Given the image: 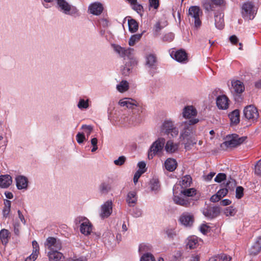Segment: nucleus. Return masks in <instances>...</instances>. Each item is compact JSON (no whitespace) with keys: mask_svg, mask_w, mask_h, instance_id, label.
Returning <instances> with one entry per match:
<instances>
[{"mask_svg":"<svg viewBox=\"0 0 261 261\" xmlns=\"http://www.w3.org/2000/svg\"><path fill=\"white\" fill-rule=\"evenodd\" d=\"M247 139L246 136L240 137L237 134H232L226 136V141L221 144V147H236L243 144Z\"/></svg>","mask_w":261,"mask_h":261,"instance_id":"nucleus-1","label":"nucleus"},{"mask_svg":"<svg viewBox=\"0 0 261 261\" xmlns=\"http://www.w3.org/2000/svg\"><path fill=\"white\" fill-rule=\"evenodd\" d=\"M161 133L170 138L177 137L178 134V128L174 126V123L170 119L165 120L161 126Z\"/></svg>","mask_w":261,"mask_h":261,"instance_id":"nucleus-2","label":"nucleus"},{"mask_svg":"<svg viewBox=\"0 0 261 261\" xmlns=\"http://www.w3.org/2000/svg\"><path fill=\"white\" fill-rule=\"evenodd\" d=\"M198 121V119L194 118L184 122V126L179 136L181 140H185L186 139L193 136L194 127L192 125L197 123Z\"/></svg>","mask_w":261,"mask_h":261,"instance_id":"nucleus-3","label":"nucleus"},{"mask_svg":"<svg viewBox=\"0 0 261 261\" xmlns=\"http://www.w3.org/2000/svg\"><path fill=\"white\" fill-rule=\"evenodd\" d=\"M257 12V9L251 2L244 3L242 6V14L243 17L248 20L253 19Z\"/></svg>","mask_w":261,"mask_h":261,"instance_id":"nucleus-4","label":"nucleus"},{"mask_svg":"<svg viewBox=\"0 0 261 261\" xmlns=\"http://www.w3.org/2000/svg\"><path fill=\"white\" fill-rule=\"evenodd\" d=\"M231 92L233 95L236 101L240 102L242 100L243 97L241 94L245 90V87L243 83L239 80L231 81Z\"/></svg>","mask_w":261,"mask_h":261,"instance_id":"nucleus-5","label":"nucleus"},{"mask_svg":"<svg viewBox=\"0 0 261 261\" xmlns=\"http://www.w3.org/2000/svg\"><path fill=\"white\" fill-rule=\"evenodd\" d=\"M165 140L164 138H159L154 141L148 151V158L149 160L152 159L157 154L161 153L165 146Z\"/></svg>","mask_w":261,"mask_h":261,"instance_id":"nucleus-6","label":"nucleus"},{"mask_svg":"<svg viewBox=\"0 0 261 261\" xmlns=\"http://www.w3.org/2000/svg\"><path fill=\"white\" fill-rule=\"evenodd\" d=\"M58 9L64 14L69 15H74L78 13L77 9L69 5L65 0H57Z\"/></svg>","mask_w":261,"mask_h":261,"instance_id":"nucleus-7","label":"nucleus"},{"mask_svg":"<svg viewBox=\"0 0 261 261\" xmlns=\"http://www.w3.org/2000/svg\"><path fill=\"white\" fill-rule=\"evenodd\" d=\"M202 14L200 8L198 6H191L189 9L188 15L194 21V27L199 28L201 25V21L199 18L200 14Z\"/></svg>","mask_w":261,"mask_h":261,"instance_id":"nucleus-8","label":"nucleus"},{"mask_svg":"<svg viewBox=\"0 0 261 261\" xmlns=\"http://www.w3.org/2000/svg\"><path fill=\"white\" fill-rule=\"evenodd\" d=\"M220 207L219 206L207 205L201 210L203 215L208 219H213L218 216L220 213Z\"/></svg>","mask_w":261,"mask_h":261,"instance_id":"nucleus-9","label":"nucleus"},{"mask_svg":"<svg viewBox=\"0 0 261 261\" xmlns=\"http://www.w3.org/2000/svg\"><path fill=\"white\" fill-rule=\"evenodd\" d=\"M244 116L248 120H255L259 116L257 109L253 105L245 107L243 110Z\"/></svg>","mask_w":261,"mask_h":261,"instance_id":"nucleus-10","label":"nucleus"},{"mask_svg":"<svg viewBox=\"0 0 261 261\" xmlns=\"http://www.w3.org/2000/svg\"><path fill=\"white\" fill-rule=\"evenodd\" d=\"M44 245L49 251L55 250L56 249L61 250L62 248V243L59 239L54 237H50L46 239Z\"/></svg>","mask_w":261,"mask_h":261,"instance_id":"nucleus-11","label":"nucleus"},{"mask_svg":"<svg viewBox=\"0 0 261 261\" xmlns=\"http://www.w3.org/2000/svg\"><path fill=\"white\" fill-rule=\"evenodd\" d=\"M114 50L119 55V56L123 58L127 57L130 60L133 58L132 55L134 51V49L132 48H125L119 45H113Z\"/></svg>","mask_w":261,"mask_h":261,"instance_id":"nucleus-12","label":"nucleus"},{"mask_svg":"<svg viewBox=\"0 0 261 261\" xmlns=\"http://www.w3.org/2000/svg\"><path fill=\"white\" fill-rule=\"evenodd\" d=\"M113 211V203L111 200H108L101 206L100 217L104 219L108 218Z\"/></svg>","mask_w":261,"mask_h":261,"instance_id":"nucleus-13","label":"nucleus"},{"mask_svg":"<svg viewBox=\"0 0 261 261\" xmlns=\"http://www.w3.org/2000/svg\"><path fill=\"white\" fill-rule=\"evenodd\" d=\"M79 222L82 221L80 225V231L84 235H89L92 231V225L89 220L85 217L79 218Z\"/></svg>","mask_w":261,"mask_h":261,"instance_id":"nucleus-14","label":"nucleus"},{"mask_svg":"<svg viewBox=\"0 0 261 261\" xmlns=\"http://www.w3.org/2000/svg\"><path fill=\"white\" fill-rule=\"evenodd\" d=\"M173 201L176 204L185 207H190L194 204V201L192 198H181L179 196H174Z\"/></svg>","mask_w":261,"mask_h":261,"instance_id":"nucleus-15","label":"nucleus"},{"mask_svg":"<svg viewBox=\"0 0 261 261\" xmlns=\"http://www.w3.org/2000/svg\"><path fill=\"white\" fill-rule=\"evenodd\" d=\"M229 99L225 95L218 96L216 98V105L220 110H226L229 107Z\"/></svg>","mask_w":261,"mask_h":261,"instance_id":"nucleus-16","label":"nucleus"},{"mask_svg":"<svg viewBox=\"0 0 261 261\" xmlns=\"http://www.w3.org/2000/svg\"><path fill=\"white\" fill-rule=\"evenodd\" d=\"M179 222L186 226H191L194 222V217L188 213H184L179 218Z\"/></svg>","mask_w":261,"mask_h":261,"instance_id":"nucleus-17","label":"nucleus"},{"mask_svg":"<svg viewBox=\"0 0 261 261\" xmlns=\"http://www.w3.org/2000/svg\"><path fill=\"white\" fill-rule=\"evenodd\" d=\"M136 64L137 62L135 59H132L126 62L121 69L122 74L124 76L129 75L132 72L133 67Z\"/></svg>","mask_w":261,"mask_h":261,"instance_id":"nucleus-18","label":"nucleus"},{"mask_svg":"<svg viewBox=\"0 0 261 261\" xmlns=\"http://www.w3.org/2000/svg\"><path fill=\"white\" fill-rule=\"evenodd\" d=\"M16 185L18 190H26L28 187V179L23 175H18L15 178Z\"/></svg>","mask_w":261,"mask_h":261,"instance_id":"nucleus-19","label":"nucleus"},{"mask_svg":"<svg viewBox=\"0 0 261 261\" xmlns=\"http://www.w3.org/2000/svg\"><path fill=\"white\" fill-rule=\"evenodd\" d=\"M103 9L102 5L98 2H95L91 4L88 8L90 13L95 15H100L102 13Z\"/></svg>","mask_w":261,"mask_h":261,"instance_id":"nucleus-20","label":"nucleus"},{"mask_svg":"<svg viewBox=\"0 0 261 261\" xmlns=\"http://www.w3.org/2000/svg\"><path fill=\"white\" fill-rule=\"evenodd\" d=\"M182 115L184 118L190 119L197 115V110L193 106H188L184 108Z\"/></svg>","mask_w":261,"mask_h":261,"instance_id":"nucleus-21","label":"nucleus"},{"mask_svg":"<svg viewBox=\"0 0 261 261\" xmlns=\"http://www.w3.org/2000/svg\"><path fill=\"white\" fill-rule=\"evenodd\" d=\"M146 65L150 69H155L156 68L157 59L154 54H150L145 58Z\"/></svg>","mask_w":261,"mask_h":261,"instance_id":"nucleus-22","label":"nucleus"},{"mask_svg":"<svg viewBox=\"0 0 261 261\" xmlns=\"http://www.w3.org/2000/svg\"><path fill=\"white\" fill-rule=\"evenodd\" d=\"M261 250V236L258 237L253 245L249 250V254L251 255H256Z\"/></svg>","mask_w":261,"mask_h":261,"instance_id":"nucleus-23","label":"nucleus"},{"mask_svg":"<svg viewBox=\"0 0 261 261\" xmlns=\"http://www.w3.org/2000/svg\"><path fill=\"white\" fill-rule=\"evenodd\" d=\"M60 250L56 249L55 250L48 251L47 252V256L49 261H59L62 257H64L63 254L59 252Z\"/></svg>","mask_w":261,"mask_h":261,"instance_id":"nucleus-24","label":"nucleus"},{"mask_svg":"<svg viewBox=\"0 0 261 261\" xmlns=\"http://www.w3.org/2000/svg\"><path fill=\"white\" fill-rule=\"evenodd\" d=\"M12 182V177L8 174L0 175V187L7 188Z\"/></svg>","mask_w":261,"mask_h":261,"instance_id":"nucleus-25","label":"nucleus"},{"mask_svg":"<svg viewBox=\"0 0 261 261\" xmlns=\"http://www.w3.org/2000/svg\"><path fill=\"white\" fill-rule=\"evenodd\" d=\"M198 239L196 236H191L187 238L186 248L190 249L196 248L199 245Z\"/></svg>","mask_w":261,"mask_h":261,"instance_id":"nucleus-26","label":"nucleus"},{"mask_svg":"<svg viewBox=\"0 0 261 261\" xmlns=\"http://www.w3.org/2000/svg\"><path fill=\"white\" fill-rule=\"evenodd\" d=\"M33 250L32 254L28 257L25 261H34L37 257L39 253V246L38 243L36 241L32 242Z\"/></svg>","mask_w":261,"mask_h":261,"instance_id":"nucleus-27","label":"nucleus"},{"mask_svg":"<svg viewBox=\"0 0 261 261\" xmlns=\"http://www.w3.org/2000/svg\"><path fill=\"white\" fill-rule=\"evenodd\" d=\"M223 17L224 15L221 13H215L214 18L215 27L219 30L222 29L224 26Z\"/></svg>","mask_w":261,"mask_h":261,"instance_id":"nucleus-28","label":"nucleus"},{"mask_svg":"<svg viewBox=\"0 0 261 261\" xmlns=\"http://www.w3.org/2000/svg\"><path fill=\"white\" fill-rule=\"evenodd\" d=\"M174 58L178 62H182L188 60L187 54L184 49H179L176 51L174 55Z\"/></svg>","mask_w":261,"mask_h":261,"instance_id":"nucleus-29","label":"nucleus"},{"mask_svg":"<svg viewBox=\"0 0 261 261\" xmlns=\"http://www.w3.org/2000/svg\"><path fill=\"white\" fill-rule=\"evenodd\" d=\"M136 101L132 98H125L119 101V103L121 107H126L127 108L134 109L136 107Z\"/></svg>","mask_w":261,"mask_h":261,"instance_id":"nucleus-30","label":"nucleus"},{"mask_svg":"<svg viewBox=\"0 0 261 261\" xmlns=\"http://www.w3.org/2000/svg\"><path fill=\"white\" fill-rule=\"evenodd\" d=\"M177 167V162L175 159L169 158L165 162L166 169L170 172L174 171Z\"/></svg>","mask_w":261,"mask_h":261,"instance_id":"nucleus-31","label":"nucleus"},{"mask_svg":"<svg viewBox=\"0 0 261 261\" xmlns=\"http://www.w3.org/2000/svg\"><path fill=\"white\" fill-rule=\"evenodd\" d=\"M228 116L232 124L236 125L240 122V111L239 110H234L229 114Z\"/></svg>","mask_w":261,"mask_h":261,"instance_id":"nucleus-32","label":"nucleus"},{"mask_svg":"<svg viewBox=\"0 0 261 261\" xmlns=\"http://www.w3.org/2000/svg\"><path fill=\"white\" fill-rule=\"evenodd\" d=\"M178 145L174 143L173 142L170 140H168L165 146V149L167 152L173 153L178 150Z\"/></svg>","mask_w":261,"mask_h":261,"instance_id":"nucleus-33","label":"nucleus"},{"mask_svg":"<svg viewBox=\"0 0 261 261\" xmlns=\"http://www.w3.org/2000/svg\"><path fill=\"white\" fill-rule=\"evenodd\" d=\"M10 238V233L6 229H2L0 231V239L3 245H6Z\"/></svg>","mask_w":261,"mask_h":261,"instance_id":"nucleus-34","label":"nucleus"},{"mask_svg":"<svg viewBox=\"0 0 261 261\" xmlns=\"http://www.w3.org/2000/svg\"><path fill=\"white\" fill-rule=\"evenodd\" d=\"M186 142H184L185 149L189 150L192 147L195 145L197 143V140L193 136L186 139Z\"/></svg>","mask_w":261,"mask_h":261,"instance_id":"nucleus-35","label":"nucleus"},{"mask_svg":"<svg viewBox=\"0 0 261 261\" xmlns=\"http://www.w3.org/2000/svg\"><path fill=\"white\" fill-rule=\"evenodd\" d=\"M137 197L136 193L135 192L131 191L127 194L126 201L129 206H132L135 204L137 202Z\"/></svg>","mask_w":261,"mask_h":261,"instance_id":"nucleus-36","label":"nucleus"},{"mask_svg":"<svg viewBox=\"0 0 261 261\" xmlns=\"http://www.w3.org/2000/svg\"><path fill=\"white\" fill-rule=\"evenodd\" d=\"M192 181L191 176L190 175H186L182 177L181 180L180 181V185L182 188H186L190 186Z\"/></svg>","mask_w":261,"mask_h":261,"instance_id":"nucleus-37","label":"nucleus"},{"mask_svg":"<svg viewBox=\"0 0 261 261\" xmlns=\"http://www.w3.org/2000/svg\"><path fill=\"white\" fill-rule=\"evenodd\" d=\"M230 258L225 254H217L210 258L208 261H229Z\"/></svg>","mask_w":261,"mask_h":261,"instance_id":"nucleus-38","label":"nucleus"},{"mask_svg":"<svg viewBox=\"0 0 261 261\" xmlns=\"http://www.w3.org/2000/svg\"><path fill=\"white\" fill-rule=\"evenodd\" d=\"M4 207L3 209V217L7 218L10 212L11 202L7 199L4 200Z\"/></svg>","mask_w":261,"mask_h":261,"instance_id":"nucleus-39","label":"nucleus"},{"mask_svg":"<svg viewBox=\"0 0 261 261\" xmlns=\"http://www.w3.org/2000/svg\"><path fill=\"white\" fill-rule=\"evenodd\" d=\"M128 25L129 31L131 33H135L138 30V23L134 19H130L128 20Z\"/></svg>","mask_w":261,"mask_h":261,"instance_id":"nucleus-40","label":"nucleus"},{"mask_svg":"<svg viewBox=\"0 0 261 261\" xmlns=\"http://www.w3.org/2000/svg\"><path fill=\"white\" fill-rule=\"evenodd\" d=\"M180 193L185 196L186 197L190 198L193 197L196 194V190L195 188L186 189L181 191Z\"/></svg>","mask_w":261,"mask_h":261,"instance_id":"nucleus-41","label":"nucleus"},{"mask_svg":"<svg viewBox=\"0 0 261 261\" xmlns=\"http://www.w3.org/2000/svg\"><path fill=\"white\" fill-rule=\"evenodd\" d=\"M117 89L120 92L126 91L129 88L128 83L126 81H122L117 85Z\"/></svg>","mask_w":261,"mask_h":261,"instance_id":"nucleus-42","label":"nucleus"},{"mask_svg":"<svg viewBox=\"0 0 261 261\" xmlns=\"http://www.w3.org/2000/svg\"><path fill=\"white\" fill-rule=\"evenodd\" d=\"M150 188L152 191H158L160 188L159 180L157 178H152L150 181Z\"/></svg>","mask_w":261,"mask_h":261,"instance_id":"nucleus-43","label":"nucleus"},{"mask_svg":"<svg viewBox=\"0 0 261 261\" xmlns=\"http://www.w3.org/2000/svg\"><path fill=\"white\" fill-rule=\"evenodd\" d=\"M142 33L132 35L129 39L128 44L130 46H134L136 42H138L141 38Z\"/></svg>","mask_w":261,"mask_h":261,"instance_id":"nucleus-44","label":"nucleus"},{"mask_svg":"<svg viewBox=\"0 0 261 261\" xmlns=\"http://www.w3.org/2000/svg\"><path fill=\"white\" fill-rule=\"evenodd\" d=\"M99 189L101 194H107L111 190V186L108 183L102 182Z\"/></svg>","mask_w":261,"mask_h":261,"instance_id":"nucleus-45","label":"nucleus"},{"mask_svg":"<svg viewBox=\"0 0 261 261\" xmlns=\"http://www.w3.org/2000/svg\"><path fill=\"white\" fill-rule=\"evenodd\" d=\"M237 186V182L236 180L231 178H230L226 184L225 188L228 189V191L230 190L233 191L234 190V188Z\"/></svg>","mask_w":261,"mask_h":261,"instance_id":"nucleus-46","label":"nucleus"},{"mask_svg":"<svg viewBox=\"0 0 261 261\" xmlns=\"http://www.w3.org/2000/svg\"><path fill=\"white\" fill-rule=\"evenodd\" d=\"M140 261H155V259L151 253H146L142 255Z\"/></svg>","mask_w":261,"mask_h":261,"instance_id":"nucleus-47","label":"nucleus"},{"mask_svg":"<svg viewBox=\"0 0 261 261\" xmlns=\"http://www.w3.org/2000/svg\"><path fill=\"white\" fill-rule=\"evenodd\" d=\"M89 100H85L83 99H80L77 104V107L79 109H87L89 107Z\"/></svg>","mask_w":261,"mask_h":261,"instance_id":"nucleus-48","label":"nucleus"},{"mask_svg":"<svg viewBox=\"0 0 261 261\" xmlns=\"http://www.w3.org/2000/svg\"><path fill=\"white\" fill-rule=\"evenodd\" d=\"M244 195V188L241 186L237 187L236 190V197L241 199Z\"/></svg>","mask_w":261,"mask_h":261,"instance_id":"nucleus-49","label":"nucleus"},{"mask_svg":"<svg viewBox=\"0 0 261 261\" xmlns=\"http://www.w3.org/2000/svg\"><path fill=\"white\" fill-rule=\"evenodd\" d=\"M126 157L124 155L120 156L118 159L114 160V163L117 166H122L126 161Z\"/></svg>","mask_w":261,"mask_h":261,"instance_id":"nucleus-50","label":"nucleus"},{"mask_svg":"<svg viewBox=\"0 0 261 261\" xmlns=\"http://www.w3.org/2000/svg\"><path fill=\"white\" fill-rule=\"evenodd\" d=\"M226 175L225 173H219L215 178V181L217 182H221L222 181L226 179Z\"/></svg>","mask_w":261,"mask_h":261,"instance_id":"nucleus-51","label":"nucleus"},{"mask_svg":"<svg viewBox=\"0 0 261 261\" xmlns=\"http://www.w3.org/2000/svg\"><path fill=\"white\" fill-rule=\"evenodd\" d=\"M174 37V34L172 33H169L164 35L163 37V41L170 42L173 40Z\"/></svg>","mask_w":261,"mask_h":261,"instance_id":"nucleus-52","label":"nucleus"},{"mask_svg":"<svg viewBox=\"0 0 261 261\" xmlns=\"http://www.w3.org/2000/svg\"><path fill=\"white\" fill-rule=\"evenodd\" d=\"M76 139L77 143L79 144L82 143L86 140L85 135L83 133H78L76 136Z\"/></svg>","mask_w":261,"mask_h":261,"instance_id":"nucleus-53","label":"nucleus"},{"mask_svg":"<svg viewBox=\"0 0 261 261\" xmlns=\"http://www.w3.org/2000/svg\"><path fill=\"white\" fill-rule=\"evenodd\" d=\"M163 27L161 25L160 22H157L154 27V35L156 36H158L159 32L162 29Z\"/></svg>","mask_w":261,"mask_h":261,"instance_id":"nucleus-54","label":"nucleus"},{"mask_svg":"<svg viewBox=\"0 0 261 261\" xmlns=\"http://www.w3.org/2000/svg\"><path fill=\"white\" fill-rule=\"evenodd\" d=\"M255 174L261 176V160H259L255 166Z\"/></svg>","mask_w":261,"mask_h":261,"instance_id":"nucleus-55","label":"nucleus"},{"mask_svg":"<svg viewBox=\"0 0 261 261\" xmlns=\"http://www.w3.org/2000/svg\"><path fill=\"white\" fill-rule=\"evenodd\" d=\"M144 172H145V171H142L141 170H138L137 171V172L135 173V174L134 176V178H133L134 182L135 184L138 182V179L140 178V177L141 176V175Z\"/></svg>","mask_w":261,"mask_h":261,"instance_id":"nucleus-56","label":"nucleus"},{"mask_svg":"<svg viewBox=\"0 0 261 261\" xmlns=\"http://www.w3.org/2000/svg\"><path fill=\"white\" fill-rule=\"evenodd\" d=\"M82 129H85V133L87 134V137L90 135L93 130V127L91 125H83L81 127Z\"/></svg>","mask_w":261,"mask_h":261,"instance_id":"nucleus-57","label":"nucleus"},{"mask_svg":"<svg viewBox=\"0 0 261 261\" xmlns=\"http://www.w3.org/2000/svg\"><path fill=\"white\" fill-rule=\"evenodd\" d=\"M228 189L225 188L220 189L217 192V194H218L219 197L221 198L225 196L228 193Z\"/></svg>","mask_w":261,"mask_h":261,"instance_id":"nucleus-58","label":"nucleus"},{"mask_svg":"<svg viewBox=\"0 0 261 261\" xmlns=\"http://www.w3.org/2000/svg\"><path fill=\"white\" fill-rule=\"evenodd\" d=\"M226 216H233L235 214L234 209L232 206H229L226 208L224 212Z\"/></svg>","mask_w":261,"mask_h":261,"instance_id":"nucleus-59","label":"nucleus"},{"mask_svg":"<svg viewBox=\"0 0 261 261\" xmlns=\"http://www.w3.org/2000/svg\"><path fill=\"white\" fill-rule=\"evenodd\" d=\"M133 9L138 13H140L143 10V6L140 4H138L137 2L133 5Z\"/></svg>","mask_w":261,"mask_h":261,"instance_id":"nucleus-60","label":"nucleus"},{"mask_svg":"<svg viewBox=\"0 0 261 261\" xmlns=\"http://www.w3.org/2000/svg\"><path fill=\"white\" fill-rule=\"evenodd\" d=\"M149 6L155 9H157L159 6V0H149Z\"/></svg>","mask_w":261,"mask_h":261,"instance_id":"nucleus-61","label":"nucleus"},{"mask_svg":"<svg viewBox=\"0 0 261 261\" xmlns=\"http://www.w3.org/2000/svg\"><path fill=\"white\" fill-rule=\"evenodd\" d=\"M166 234L167 236L170 238H174L176 236V232L174 229H169L166 230Z\"/></svg>","mask_w":261,"mask_h":261,"instance_id":"nucleus-62","label":"nucleus"},{"mask_svg":"<svg viewBox=\"0 0 261 261\" xmlns=\"http://www.w3.org/2000/svg\"><path fill=\"white\" fill-rule=\"evenodd\" d=\"M132 215L134 217L138 218L142 215V211L138 208L133 209Z\"/></svg>","mask_w":261,"mask_h":261,"instance_id":"nucleus-63","label":"nucleus"},{"mask_svg":"<svg viewBox=\"0 0 261 261\" xmlns=\"http://www.w3.org/2000/svg\"><path fill=\"white\" fill-rule=\"evenodd\" d=\"M221 198L219 197L218 194L217 193L213 195L211 198H210V201L212 202H216L219 201L221 200Z\"/></svg>","mask_w":261,"mask_h":261,"instance_id":"nucleus-64","label":"nucleus"}]
</instances>
